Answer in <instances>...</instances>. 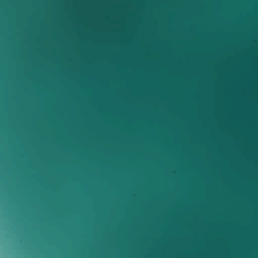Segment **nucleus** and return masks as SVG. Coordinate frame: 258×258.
Masks as SVG:
<instances>
[{
    "instance_id": "obj_2",
    "label": "nucleus",
    "mask_w": 258,
    "mask_h": 258,
    "mask_svg": "<svg viewBox=\"0 0 258 258\" xmlns=\"http://www.w3.org/2000/svg\"><path fill=\"white\" fill-rule=\"evenodd\" d=\"M3 161H5L4 158L2 157V155H1V162H3Z\"/></svg>"
},
{
    "instance_id": "obj_1",
    "label": "nucleus",
    "mask_w": 258,
    "mask_h": 258,
    "mask_svg": "<svg viewBox=\"0 0 258 258\" xmlns=\"http://www.w3.org/2000/svg\"><path fill=\"white\" fill-rule=\"evenodd\" d=\"M8 82L1 81V89L5 85V83H7ZM12 83H26V82H12Z\"/></svg>"
}]
</instances>
